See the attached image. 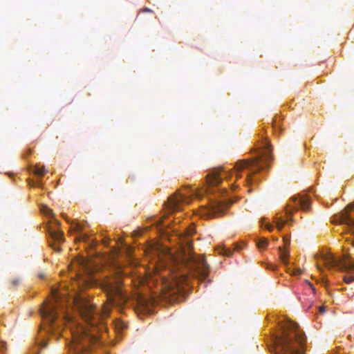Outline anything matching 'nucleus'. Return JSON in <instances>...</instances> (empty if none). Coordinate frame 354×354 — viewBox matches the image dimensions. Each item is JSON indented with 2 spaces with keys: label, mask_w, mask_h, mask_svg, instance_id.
<instances>
[{
  "label": "nucleus",
  "mask_w": 354,
  "mask_h": 354,
  "mask_svg": "<svg viewBox=\"0 0 354 354\" xmlns=\"http://www.w3.org/2000/svg\"><path fill=\"white\" fill-rule=\"evenodd\" d=\"M281 334L275 339L277 354H304L305 337L297 324L287 320L281 326Z\"/></svg>",
  "instance_id": "nucleus-1"
},
{
  "label": "nucleus",
  "mask_w": 354,
  "mask_h": 354,
  "mask_svg": "<svg viewBox=\"0 0 354 354\" xmlns=\"http://www.w3.org/2000/svg\"><path fill=\"white\" fill-rule=\"evenodd\" d=\"M121 279L119 277H111L106 279L102 284V288L107 292V302L103 306L102 313L108 315L110 306L120 304L121 301H126V297L122 295L121 288Z\"/></svg>",
  "instance_id": "nucleus-2"
},
{
  "label": "nucleus",
  "mask_w": 354,
  "mask_h": 354,
  "mask_svg": "<svg viewBox=\"0 0 354 354\" xmlns=\"http://www.w3.org/2000/svg\"><path fill=\"white\" fill-rule=\"evenodd\" d=\"M335 263L339 265L346 272V274L344 277V281L346 283H351L354 281V261L350 259L349 255H344L342 259L338 262L337 260L330 258L326 259V264L328 266H333V264Z\"/></svg>",
  "instance_id": "nucleus-3"
},
{
  "label": "nucleus",
  "mask_w": 354,
  "mask_h": 354,
  "mask_svg": "<svg viewBox=\"0 0 354 354\" xmlns=\"http://www.w3.org/2000/svg\"><path fill=\"white\" fill-rule=\"evenodd\" d=\"M72 333V346L74 347L77 346L79 344L84 345L86 343L94 342L95 337L87 333L85 328L81 326H77L76 328H73Z\"/></svg>",
  "instance_id": "nucleus-4"
},
{
  "label": "nucleus",
  "mask_w": 354,
  "mask_h": 354,
  "mask_svg": "<svg viewBox=\"0 0 354 354\" xmlns=\"http://www.w3.org/2000/svg\"><path fill=\"white\" fill-rule=\"evenodd\" d=\"M171 258L172 261L176 263H187L189 261H195V257L192 253V245L189 240L186 241V245L178 253L171 254L169 249H166Z\"/></svg>",
  "instance_id": "nucleus-5"
},
{
  "label": "nucleus",
  "mask_w": 354,
  "mask_h": 354,
  "mask_svg": "<svg viewBox=\"0 0 354 354\" xmlns=\"http://www.w3.org/2000/svg\"><path fill=\"white\" fill-rule=\"evenodd\" d=\"M75 304L81 316L89 322L93 315V306L90 301L84 296H80L75 299Z\"/></svg>",
  "instance_id": "nucleus-6"
},
{
  "label": "nucleus",
  "mask_w": 354,
  "mask_h": 354,
  "mask_svg": "<svg viewBox=\"0 0 354 354\" xmlns=\"http://www.w3.org/2000/svg\"><path fill=\"white\" fill-rule=\"evenodd\" d=\"M186 277L184 275L172 274L170 279H163L162 289L165 297H167V292L174 290V292L180 290V286L185 281Z\"/></svg>",
  "instance_id": "nucleus-7"
},
{
  "label": "nucleus",
  "mask_w": 354,
  "mask_h": 354,
  "mask_svg": "<svg viewBox=\"0 0 354 354\" xmlns=\"http://www.w3.org/2000/svg\"><path fill=\"white\" fill-rule=\"evenodd\" d=\"M227 208V205L220 203H214L208 207H203L200 209V216L204 218H213L222 215Z\"/></svg>",
  "instance_id": "nucleus-8"
},
{
  "label": "nucleus",
  "mask_w": 354,
  "mask_h": 354,
  "mask_svg": "<svg viewBox=\"0 0 354 354\" xmlns=\"http://www.w3.org/2000/svg\"><path fill=\"white\" fill-rule=\"evenodd\" d=\"M41 314L48 322H53L57 316V306L54 304L45 303L41 309Z\"/></svg>",
  "instance_id": "nucleus-9"
},
{
  "label": "nucleus",
  "mask_w": 354,
  "mask_h": 354,
  "mask_svg": "<svg viewBox=\"0 0 354 354\" xmlns=\"http://www.w3.org/2000/svg\"><path fill=\"white\" fill-rule=\"evenodd\" d=\"M196 269H197L198 272L201 278H205L208 274V268L204 260L203 257L198 258L197 261H196Z\"/></svg>",
  "instance_id": "nucleus-10"
},
{
  "label": "nucleus",
  "mask_w": 354,
  "mask_h": 354,
  "mask_svg": "<svg viewBox=\"0 0 354 354\" xmlns=\"http://www.w3.org/2000/svg\"><path fill=\"white\" fill-rule=\"evenodd\" d=\"M180 203H189L185 194L178 193L170 199V207L173 209H177V205Z\"/></svg>",
  "instance_id": "nucleus-11"
},
{
  "label": "nucleus",
  "mask_w": 354,
  "mask_h": 354,
  "mask_svg": "<svg viewBox=\"0 0 354 354\" xmlns=\"http://www.w3.org/2000/svg\"><path fill=\"white\" fill-rule=\"evenodd\" d=\"M257 163H258L257 160H250V161L243 160V161L238 162L236 164L235 167H236V170L241 171L242 169H244L245 168L254 167V165H257Z\"/></svg>",
  "instance_id": "nucleus-12"
},
{
  "label": "nucleus",
  "mask_w": 354,
  "mask_h": 354,
  "mask_svg": "<svg viewBox=\"0 0 354 354\" xmlns=\"http://www.w3.org/2000/svg\"><path fill=\"white\" fill-rule=\"evenodd\" d=\"M221 181L219 174L217 172H214L207 176V183L209 185H216Z\"/></svg>",
  "instance_id": "nucleus-13"
},
{
  "label": "nucleus",
  "mask_w": 354,
  "mask_h": 354,
  "mask_svg": "<svg viewBox=\"0 0 354 354\" xmlns=\"http://www.w3.org/2000/svg\"><path fill=\"white\" fill-rule=\"evenodd\" d=\"M289 257V251L288 249L284 248H279V258L283 264L288 265Z\"/></svg>",
  "instance_id": "nucleus-14"
},
{
  "label": "nucleus",
  "mask_w": 354,
  "mask_h": 354,
  "mask_svg": "<svg viewBox=\"0 0 354 354\" xmlns=\"http://www.w3.org/2000/svg\"><path fill=\"white\" fill-rule=\"evenodd\" d=\"M298 200L301 209L306 210L309 208L310 201L308 197H300Z\"/></svg>",
  "instance_id": "nucleus-15"
},
{
  "label": "nucleus",
  "mask_w": 354,
  "mask_h": 354,
  "mask_svg": "<svg viewBox=\"0 0 354 354\" xmlns=\"http://www.w3.org/2000/svg\"><path fill=\"white\" fill-rule=\"evenodd\" d=\"M268 240L265 238H261L259 239V241L257 242V246L260 250H263L266 248L268 245Z\"/></svg>",
  "instance_id": "nucleus-16"
},
{
  "label": "nucleus",
  "mask_w": 354,
  "mask_h": 354,
  "mask_svg": "<svg viewBox=\"0 0 354 354\" xmlns=\"http://www.w3.org/2000/svg\"><path fill=\"white\" fill-rule=\"evenodd\" d=\"M52 237L58 242L62 241V233L60 231L50 232Z\"/></svg>",
  "instance_id": "nucleus-17"
},
{
  "label": "nucleus",
  "mask_w": 354,
  "mask_h": 354,
  "mask_svg": "<svg viewBox=\"0 0 354 354\" xmlns=\"http://www.w3.org/2000/svg\"><path fill=\"white\" fill-rule=\"evenodd\" d=\"M270 149L269 148V146L267 145L264 149H263V154H262V156H261V158L268 161L269 160V159L270 158Z\"/></svg>",
  "instance_id": "nucleus-18"
},
{
  "label": "nucleus",
  "mask_w": 354,
  "mask_h": 354,
  "mask_svg": "<svg viewBox=\"0 0 354 354\" xmlns=\"http://www.w3.org/2000/svg\"><path fill=\"white\" fill-rule=\"evenodd\" d=\"M205 190L203 189H195L192 191V195H194L196 198H201Z\"/></svg>",
  "instance_id": "nucleus-19"
},
{
  "label": "nucleus",
  "mask_w": 354,
  "mask_h": 354,
  "mask_svg": "<svg viewBox=\"0 0 354 354\" xmlns=\"http://www.w3.org/2000/svg\"><path fill=\"white\" fill-rule=\"evenodd\" d=\"M288 272L292 275H299L302 273L300 268H288Z\"/></svg>",
  "instance_id": "nucleus-20"
},
{
  "label": "nucleus",
  "mask_w": 354,
  "mask_h": 354,
  "mask_svg": "<svg viewBox=\"0 0 354 354\" xmlns=\"http://www.w3.org/2000/svg\"><path fill=\"white\" fill-rule=\"evenodd\" d=\"M34 173L38 176H43L45 173V169L43 166H36Z\"/></svg>",
  "instance_id": "nucleus-21"
},
{
  "label": "nucleus",
  "mask_w": 354,
  "mask_h": 354,
  "mask_svg": "<svg viewBox=\"0 0 354 354\" xmlns=\"http://www.w3.org/2000/svg\"><path fill=\"white\" fill-rule=\"evenodd\" d=\"M41 211L43 214H46V215H48V216L53 215V212H52L51 209H50L47 206H42L41 208Z\"/></svg>",
  "instance_id": "nucleus-22"
},
{
  "label": "nucleus",
  "mask_w": 354,
  "mask_h": 354,
  "mask_svg": "<svg viewBox=\"0 0 354 354\" xmlns=\"http://www.w3.org/2000/svg\"><path fill=\"white\" fill-rule=\"evenodd\" d=\"M286 223L285 221L281 219V218H278L276 221H275V223H276V227L277 228L278 230H281L284 225V223Z\"/></svg>",
  "instance_id": "nucleus-23"
},
{
  "label": "nucleus",
  "mask_w": 354,
  "mask_h": 354,
  "mask_svg": "<svg viewBox=\"0 0 354 354\" xmlns=\"http://www.w3.org/2000/svg\"><path fill=\"white\" fill-rule=\"evenodd\" d=\"M145 304H146V301L142 299V298H140L139 300H138V305H139V308H140V310L142 311H147V309H145Z\"/></svg>",
  "instance_id": "nucleus-24"
},
{
  "label": "nucleus",
  "mask_w": 354,
  "mask_h": 354,
  "mask_svg": "<svg viewBox=\"0 0 354 354\" xmlns=\"http://www.w3.org/2000/svg\"><path fill=\"white\" fill-rule=\"evenodd\" d=\"M115 326L118 330H122L124 327V324L122 321H117Z\"/></svg>",
  "instance_id": "nucleus-25"
},
{
  "label": "nucleus",
  "mask_w": 354,
  "mask_h": 354,
  "mask_svg": "<svg viewBox=\"0 0 354 354\" xmlns=\"http://www.w3.org/2000/svg\"><path fill=\"white\" fill-rule=\"evenodd\" d=\"M195 232V229L194 227H191L190 228L187 229L186 231V235L187 236H191Z\"/></svg>",
  "instance_id": "nucleus-26"
},
{
  "label": "nucleus",
  "mask_w": 354,
  "mask_h": 354,
  "mask_svg": "<svg viewBox=\"0 0 354 354\" xmlns=\"http://www.w3.org/2000/svg\"><path fill=\"white\" fill-rule=\"evenodd\" d=\"M78 262L79 263L82 264L84 266H88L87 261L85 259L80 258L78 259Z\"/></svg>",
  "instance_id": "nucleus-27"
},
{
  "label": "nucleus",
  "mask_w": 354,
  "mask_h": 354,
  "mask_svg": "<svg viewBox=\"0 0 354 354\" xmlns=\"http://www.w3.org/2000/svg\"><path fill=\"white\" fill-rule=\"evenodd\" d=\"M348 224L351 225V231L354 234V221L348 220Z\"/></svg>",
  "instance_id": "nucleus-28"
},
{
  "label": "nucleus",
  "mask_w": 354,
  "mask_h": 354,
  "mask_svg": "<svg viewBox=\"0 0 354 354\" xmlns=\"http://www.w3.org/2000/svg\"><path fill=\"white\" fill-rule=\"evenodd\" d=\"M265 227L269 230V231H272V229H273V225L270 223H266L265 224Z\"/></svg>",
  "instance_id": "nucleus-29"
},
{
  "label": "nucleus",
  "mask_w": 354,
  "mask_h": 354,
  "mask_svg": "<svg viewBox=\"0 0 354 354\" xmlns=\"http://www.w3.org/2000/svg\"><path fill=\"white\" fill-rule=\"evenodd\" d=\"M82 282L86 284V286H92V285H94L95 283L94 281H92V282L90 283L87 280H85V279H82Z\"/></svg>",
  "instance_id": "nucleus-30"
},
{
  "label": "nucleus",
  "mask_w": 354,
  "mask_h": 354,
  "mask_svg": "<svg viewBox=\"0 0 354 354\" xmlns=\"http://www.w3.org/2000/svg\"><path fill=\"white\" fill-rule=\"evenodd\" d=\"M354 209V204H353V205H351L348 206V207H347V211L351 210V209Z\"/></svg>",
  "instance_id": "nucleus-31"
},
{
  "label": "nucleus",
  "mask_w": 354,
  "mask_h": 354,
  "mask_svg": "<svg viewBox=\"0 0 354 354\" xmlns=\"http://www.w3.org/2000/svg\"><path fill=\"white\" fill-rule=\"evenodd\" d=\"M319 311L322 313H324L325 312V308L324 306H320L319 307Z\"/></svg>",
  "instance_id": "nucleus-32"
},
{
  "label": "nucleus",
  "mask_w": 354,
  "mask_h": 354,
  "mask_svg": "<svg viewBox=\"0 0 354 354\" xmlns=\"http://www.w3.org/2000/svg\"><path fill=\"white\" fill-rule=\"evenodd\" d=\"M53 295H54L53 297H55V299H57L58 297V295H59L58 292H55V293H53Z\"/></svg>",
  "instance_id": "nucleus-33"
},
{
  "label": "nucleus",
  "mask_w": 354,
  "mask_h": 354,
  "mask_svg": "<svg viewBox=\"0 0 354 354\" xmlns=\"http://www.w3.org/2000/svg\"><path fill=\"white\" fill-rule=\"evenodd\" d=\"M222 254H223V255H227V254H228V252H227L226 250H225V251L222 253Z\"/></svg>",
  "instance_id": "nucleus-34"
},
{
  "label": "nucleus",
  "mask_w": 354,
  "mask_h": 354,
  "mask_svg": "<svg viewBox=\"0 0 354 354\" xmlns=\"http://www.w3.org/2000/svg\"><path fill=\"white\" fill-rule=\"evenodd\" d=\"M65 319H66L67 321H69L70 318L68 317H67L66 315L64 317Z\"/></svg>",
  "instance_id": "nucleus-35"
}]
</instances>
